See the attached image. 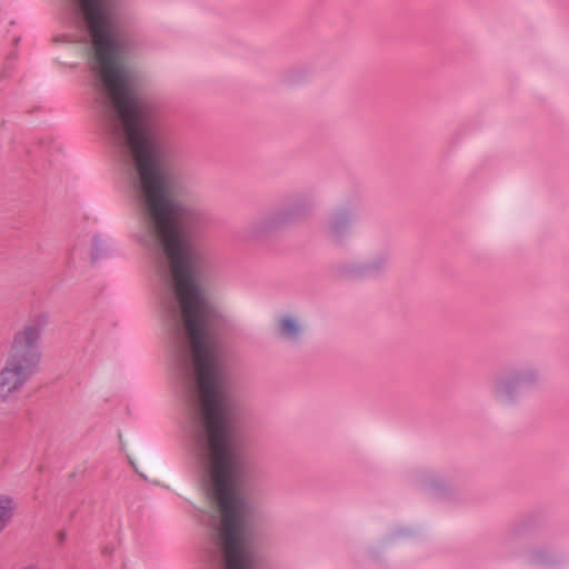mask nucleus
<instances>
[{
    "label": "nucleus",
    "mask_w": 569,
    "mask_h": 569,
    "mask_svg": "<svg viewBox=\"0 0 569 569\" xmlns=\"http://www.w3.org/2000/svg\"><path fill=\"white\" fill-rule=\"evenodd\" d=\"M207 495L219 507L221 519L210 516L221 548L223 569H263L252 546L251 507L233 483L246 470L244 459H196Z\"/></svg>",
    "instance_id": "nucleus-1"
},
{
    "label": "nucleus",
    "mask_w": 569,
    "mask_h": 569,
    "mask_svg": "<svg viewBox=\"0 0 569 569\" xmlns=\"http://www.w3.org/2000/svg\"><path fill=\"white\" fill-rule=\"evenodd\" d=\"M48 322L46 313L37 315L13 336L4 366L0 370L1 401L6 402L20 392L37 373L42 359L41 335Z\"/></svg>",
    "instance_id": "nucleus-2"
},
{
    "label": "nucleus",
    "mask_w": 569,
    "mask_h": 569,
    "mask_svg": "<svg viewBox=\"0 0 569 569\" xmlns=\"http://www.w3.org/2000/svg\"><path fill=\"white\" fill-rule=\"evenodd\" d=\"M540 382L539 369L530 363L510 365L490 382L492 399L502 407L519 405L522 396Z\"/></svg>",
    "instance_id": "nucleus-3"
},
{
    "label": "nucleus",
    "mask_w": 569,
    "mask_h": 569,
    "mask_svg": "<svg viewBox=\"0 0 569 569\" xmlns=\"http://www.w3.org/2000/svg\"><path fill=\"white\" fill-rule=\"evenodd\" d=\"M313 207L315 200L311 196L300 194L296 197L286 208L278 210L270 217L263 219L261 224L264 228L281 227L286 223L307 217Z\"/></svg>",
    "instance_id": "nucleus-4"
},
{
    "label": "nucleus",
    "mask_w": 569,
    "mask_h": 569,
    "mask_svg": "<svg viewBox=\"0 0 569 569\" xmlns=\"http://www.w3.org/2000/svg\"><path fill=\"white\" fill-rule=\"evenodd\" d=\"M388 256L379 253L363 263H345L339 266L338 273L346 279L375 278L383 274L388 268Z\"/></svg>",
    "instance_id": "nucleus-5"
},
{
    "label": "nucleus",
    "mask_w": 569,
    "mask_h": 569,
    "mask_svg": "<svg viewBox=\"0 0 569 569\" xmlns=\"http://www.w3.org/2000/svg\"><path fill=\"white\" fill-rule=\"evenodd\" d=\"M355 220L352 209L343 207L335 210L327 220L326 233L337 244L343 242Z\"/></svg>",
    "instance_id": "nucleus-6"
},
{
    "label": "nucleus",
    "mask_w": 569,
    "mask_h": 569,
    "mask_svg": "<svg viewBox=\"0 0 569 569\" xmlns=\"http://www.w3.org/2000/svg\"><path fill=\"white\" fill-rule=\"evenodd\" d=\"M277 335L282 341L298 346L303 339L305 326L299 317L286 313L277 319Z\"/></svg>",
    "instance_id": "nucleus-7"
},
{
    "label": "nucleus",
    "mask_w": 569,
    "mask_h": 569,
    "mask_svg": "<svg viewBox=\"0 0 569 569\" xmlns=\"http://www.w3.org/2000/svg\"><path fill=\"white\" fill-rule=\"evenodd\" d=\"M17 503L9 495H0V533L14 517Z\"/></svg>",
    "instance_id": "nucleus-8"
},
{
    "label": "nucleus",
    "mask_w": 569,
    "mask_h": 569,
    "mask_svg": "<svg viewBox=\"0 0 569 569\" xmlns=\"http://www.w3.org/2000/svg\"><path fill=\"white\" fill-rule=\"evenodd\" d=\"M421 486L426 491L430 493H438L442 488L443 483L433 473H428L421 479Z\"/></svg>",
    "instance_id": "nucleus-9"
},
{
    "label": "nucleus",
    "mask_w": 569,
    "mask_h": 569,
    "mask_svg": "<svg viewBox=\"0 0 569 569\" xmlns=\"http://www.w3.org/2000/svg\"><path fill=\"white\" fill-rule=\"evenodd\" d=\"M529 557H530V562L532 565H537V566H546L550 561L548 553L540 549L532 551Z\"/></svg>",
    "instance_id": "nucleus-10"
},
{
    "label": "nucleus",
    "mask_w": 569,
    "mask_h": 569,
    "mask_svg": "<svg viewBox=\"0 0 569 569\" xmlns=\"http://www.w3.org/2000/svg\"><path fill=\"white\" fill-rule=\"evenodd\" d=\"M106 249L107 247L104 241L100 237L96 236L92 240V260L97 261Z\"/></svg>",
    "instance_id": "nucleus-11"
},
{
    "label": "nucleus",
    "mask_w": 569,
    "mask_h": 569,
    "mask_svg": "<svg viewBox=\"0 0 569 569\" xmlns=\"http://www.w3.org/2000/svg\"><path fill=\"white\" fill-rule=\"evenodd\" d=\"M64 537H66L64 532H60V535H59V539H60V540H63V539H64Z\"/></svg>",
    "instance_id": "nucleus-12"
}]
</instances>
